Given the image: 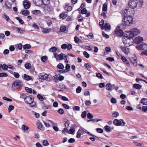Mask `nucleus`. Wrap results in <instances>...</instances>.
<instances>
[{
	"label": "nucleus",
	"instance_id": "obj_30",
	"mask_svg": "<svg viewBox=\"0 0 147 147\" xmlns=\"http://www.w3.org/2000/svg\"><path fill=\"white\" fill-rule=\"evenodd\" d=\"M99 24L101 29L103 30L104 29V26H103L104 24V20L102 19V20L101 21L99 22Z\"/></svg>",
	"mask_w": 147,
	"mask_h": 147
},
{
	"label": "nucleus",
	"instance_id": "obj_22",
	"mask_svg": "<svg viewBox=\"0 0 147 147\" xmlns=\"http://www.w3.org/2000/svg\"><path fill=\"white\" fill-rule=\"evenodd\" d=\"M42 4L45 5H48L50 3V0H41Z\"/></svg>",
	"mask_w": 147,
	"mask_h": 147
},
{
	"label": "nucleus",
	"instance_id": "obj_34",
	"mask_svg": "<svg viewBox=\"0 0 147 147\" xmlns=\"http://www.w3.org/2000/svg\"><path fill=\"white\" fill-rule=\"evenodd\" d=\"M107 9V4L105 3L102 6V10L104 11H106Z\"/></svg>",
	"mask_w": 147,
	"mask_h": 147
},
{
	"label": "nucleus",
	"instance_id": "obj_2",
	"mask_svg": "<svg viewBox=\"0 0 147 147\" xmlns=\"http://www.w3.org/2000/svg\"><path fill=\"white\" fill-rule=\"evenodd\" d=\"M140 31L136 28L131 29L129 31H126L124 34V37L127 39H131L135 35L138 34Z\"/></svg>",
	"mask_w": 147,
	"mask_h": 147
},
{
	"label": "nucleus",
	"instance_id": "obj_46",
	"mask_svg": "<svg viewBox=\"0 0 147 147\" xmlns=\"http://www.w3.org/2000/svg\"><path fill=\"white\" fill-rule=\"evenodd\" d=\"M7 76V74L5 73L2 72L0 73V77H6Z\"/></svg>",
	"mask_w": 147,
	"mask_h": 147
},
{
	"label": "nucleus",
	"instance_id": "obj_5",
	"mask_svg": "<svg viewBox=\"0 0 147 147\" xmlns=\"http://www.w3.org/2000/svg\"><path fill=\"white\" fill-rule=\"evenodd\" d=\"M113 123L116 126H124L126 123L123 119H120L118 120L115 119L113 121Z\"/></svg>",
	"mask_w": 147,
	"mask_h": 147
},
{
	"label": "nucleus",
	"instance_id": "obj_64",
	"mask_svg": "<svg viewBox=\"0 0 147 147\" xmlns=\"http://www.w3.org/2000/svg\"><path fill=\"white\" fill-rule=\"evenodd\" d=\"M58 112L61 114H63L64 113V111L63 109L60 108L58 110Z\"/></svg>",
	"mask_w": 147,
	"mask_h": 147
},
{
	"label": "nucleus",
	"instance_id": "obj_21",
	"mask_svg": "<svg viewBox=\"0 0 147 147\" xmlns=\"http://www.w3.org/2000/svg\"><path fill=\"white\" fill-rule=\"evenodd\" d=\"M8 0H7L5 1V6L6 7V9H10L11 7V6L10 3L8 1Z\"/></svg>",
	"mask_w": 147,
	"mask_h": 147
},
{
	"label": "nucleus",
	"instance_id": "obj_49",
	"mask_svg": "<svg viewBox=\"0 0 147 147\" xmlns=\"http://www.w3.org/2000/svg\"><path fill=\"white\" fill-rule=\"evenodd\" d=\"M96 76L98 78L100 79L103 78V76L102 75L99 73H96Z\"/></svg>",
	"mask_w": 147,
	"mask_h": 147
},
{
	"label": "nucleus",
	"instance_id": "obj_48",
	"mask_svg": "<svg viewBox=\"0 0 147 147\" xmlns=\"http://www.w3.org/2000/svg\"><path fill=\"white\" fill-rule=\"evenodd\" d=\"M82 90V88L80 86H78L76 88V92L77 93H80Z\"/></svg>",
	"mask_w": 147,
	"mask_h": 147
},
{
	"label": "nucleus",
	"instance_id": "obj_37",
	"mask_svg": "<svg viewBox=\"0 0 147 147\" xmlns=\"http://www.w3.org/2000/svg\"><path fill=\"white\" fill-rule=\"evenodd\" d=\"M25 89L27 92L30 93H32V89L31 88H29L28 87H25Z\"/></svg>",
	"mask_w": 147,
	"mask_h": 147
},
{
	"label": "nucleus",
	"instance_id": "obj_10",
	"mask_svg": "<svg viewBox=\"0 0 147 147\" xmlns=\"http://www.w3.org/2000/svg\"><path fill=\"white\" fill-rule=\"evenodd\" d=\"M25 102L27 104L30 105L33 103L34 99L32 96H26L24 98Z\"/></svg>",
	"mask_w": 147,
	"mask_h": 147
},
{
	"label": "nucleus",
	"instance_id": "obj_27",
	"mask_svg": "<svg viewBox=\"0 0 147 147\" xmlns=\"http://www.w3.org/2000/svg\"><path fill=\"white\" fill-rule=\"evenodd\" d=\"M141 102L142 103L143 105H147V99L144 98H142L141 100Z\"/></svg>",
	"mask_w": 147,
	"mask_h": 147
},
{
	"label": "nucleus",
	"instance_id": "obj_51",
	"mask_svg": "<svg viewBox=\"0 0 147 147\" xmlns=\"http://www.w3.org/2000/svg\"><path fill=\"white\" fill-rule=\"evenodd\" d=\"M83 54L84 56L86 57V58H89L90 57V55L86 51H84L83 52Z\"/></svg>",
	"mask_w": 147,
	"mask_h": 147
},
{
	"label": "nucleus",
	"instance_id": "obj_35",
	"mask_svg": "<svg viewBox=\"0 0 147 147\" xmlns=\"http://www.w3.org/2000/svg\"><path fill=\"white\" fill-rule=\"evenodd\" d=\"M16 29L17 31H18V32H20L21 34H22L24 32V30L22 29L21 28L16 27Z\"/></svg>",
	"mask_w": 147,
	"mask_h": 147
},
{
	"label": "nucleus",
	"instance_id": "obj_45",
	"mask_svg": "<svg viewBox=\"0 0 147 147\" xmlns=\"http://www.w3.org/2000/svg\"><path fill=\"white\" fill-rule=\"evenodd\" d=\"M13 75H14V77L16 78H18L20 76L18 73L15 72H13Z\"/></svg>",
	"mask_w": 147,
	"mask_h": 147
},
{
	"label": "nucleus",
	"instance_id": "obj_38",
	"mask_svg": "<svg viewBox=\"0 0 147 147\" xmlns=\"http://www.w3.org/2000/svg\"><path fill=\"white\" fill-rule=\"evenodd\" d=\"M22 129L23 130H24L25 131H26L28 129L29 127L28 126L23 125L22 126Z\"/></svg>",
	"mask_w": 147,
	"mask_h": 147
},
{
	"label": "nucleus",
	"instance_id": "obj_7",
	"mask_svg": "<svg viewBox=\"0 0 147 147\" xmlns=\"http://www.w3.org/2000/svg\"><path fill=\"white\" fill-rule=\"evenodd\" d=\"M54 57L57 61L62 60L66 58L67 56L64 54L61 53L60 54L55 53Z\"/></svg>",
	"mask_w": 147,
	"mask_h": 147
},
{
	"label": "nucleus",
	"instance_id": "obj_8",
	"mask_svg": "<svg viewBox=\"0 0 147 147\" xmlns=\"http://www.w3.org/2000/svg\"><path fill=\"white\" fill-rule=\"evenodd\" d=\"M138 3L136 0H130L128 3V5L130 8L134 9L136 7Z\"/></svg>",
	"mask_w": 147,
	"mask_h": 147
},
{
	"label": "nucleus",
	"instance_id": "obj_31",
	"mask_svg": "<svg viewBox=\"0 0 147 147\" xmlns=\"http://www.w3.org/2000/svg\"><path fill=\"white\" fill-rule=\"evenodd\" d=\"M67 16V15L64 13H62L60 14L59 17L61 18L65 19Z\"/></svg>",
	"mask_w": 147,
	"mask_h": 147
},
{
	"label": "nucleus",
	"instance_id": "obj_40",
	"mask_svg": "<svg viewBox=\"0 0 147 147\" xmlns=\"http://www.w3.org/2000/svg\"><path fill=\"white\" fill-rule=\"evenodd\" d=\"M86 111H84L82 113L81 117L82 118H84L86 117Z\"/></svg>",
	"mask_w": 147,
	"mask_h": 147
},
{
	"label": "nucleus",
	"instance_id": "obj_43",
	"mask_svg": "<svg viewBox=\"0 0 147 147\" xmlns=\"http://www.w3.org/2000/svg\"><path fill=\"white\" fill-rule=\"evenodd\" d=\"M106 51L104 52L105 55L108 54V52L110 51V48L109 47H107L105 49Z\"/></svg>",
	"mask_w": 147,
	"mask_h": 147
},
{
	"label": "nucleus",
	"instance_id": "obj_15",
	"mask_svg": "<svg viewBox=\"0 0 147 147\" xmlns=\"http://www.w3.org/2000/svg\"><path fill=\"white\" fill-rule=\"evenodd\" d=\"M124 37L125 40H123V42L125 45L126 47L130 46L131 44L130 43V40L131 39H127L126 38Z\"/></svg>",
	"mask_w": 147,
	"mask_h": 147
},
{
	"label": "nucleus",
	"instance_id": "obj_57",
	"mask_svg": "<svg viewBox=\"0 0 147 147\" xmlns=\"http://www.w3.org/2000/svg\"><path fill=\"white\" fill-rule=\"evenodd\" d=\"M81 13L82 14H85L86 13L87 10L86 8H84L81 11Z\"/></svg>",
	"mask_w": 147,
	"mask_h": 147
},
{
	"label": "nucleus",
	"instance_id": "obj_33",
	"mask_svg": "<svg viewBox=\"0 0 147 147\" xmlns=\"http://www.w3.org/2000/svg\"><path fill=\"white\" fill-rule=\"evenodd\" d=\"M57 67L59 69H63L64 67V66L62 63H59L57 65Z\"/></svg>",
	"mask_w": 147,
	"mask_h": 147
},
{
	"label": "nucleus",
	"instance_id": "obj_62",
	"mask_svg": "<svg viewBox=\"0 0 147 147\" xmlns=\"http://www.w3.org/2000/svg\"><path fill=\"white\" fill-rule=\"evenodd\" d=\"M14 108V107L12 105H9V106L8 111L9 112H10Z\"/></svg>",
	"mask_w": 147,
	"mask_h": 147
},
{
	"label": "nucleus",
	"instance_id": "obj_52",
	"mask_svg": "<svg viewBox=\"0 0 147 147\" xmlns=\"http://www.w3.org/2000/svg\"><path fill=\"white\" fill-rule=\"evenodd\" d=\"M43 144L45 146H47L49 145V143L47 140H44L42 142Z\"/></svg>",
	"mask_w": 147,
	"mask_h": 147
},
{
	"label": "nucleus",
	"instance_id": "obj_4",
	"mask_svg": "<svg viewBox=\"0 0 147 147\" xmlns=\"http://www.w3.org/2000/svg\"><path fill=\"white\" fill-rule=\"evenodd\" d=\"M136 48L139 50H143L142 54L147 55V44L143 42L140 45H138L136 47Z\"/></svg>",
	"mask_w": 147,
	"mask_h": 147
},
{
	"label": "nucleus",
	"instance_id": "obj_28",
	"mask_svg": "<svg viewBox=\"0 0 147 147\" xmlns=\"http://www.w3.org/2000/svg\"><path fill=\"white\" fill-rule=\"evenodd\" d=\"M57 49V48L55 47H53L49 49V51L50 52H54L56 51Z\"/></svg>",
	"mask_w": 147,
	"mask_h": 147
},
{
	"label": "nucleus",
	"instance_id": "obj_54",
	"mask_svg": "<svg viewBox=\"0 0 147 147\" xmlns=\"http://www.w3.org/2000/svg\"><path fill=\"white\" fill-rule=\"evenodd\" d=\"M47 57L46 56H44L41 57V60L43 62H45L47 60Z\"/></svg>",
	"mask_w": 147,
	"mask_h": 147
},
{
	"label": "nucleus",
	"instance_id": "obj_58",
	"mask_svg": "<svg viewBox=\"0 0 147 147\" xmlns=\"http://www.w3.org/2000/svg\"><path fill=\"white\" fill-rule=\"evenodd\" d=\"M3 100H6L8 101L11 102L12 101V100L11 99L7 98L5 96L3 97Z\"/></svg>",
	"mask_w": 147,
	"mask_h": 147
},
{
	"label": "nucleus",
	"instance_id": "obj_9",
	"mask_svg": "<svg viewBox=\"0 0 147 147\" xmlns=\"http://www.w3.org/2000/svg\"><path fill=\"white\" fill-rule=\"evenodd\" d=\"M38 77L40 79L46 80L47 81H49L50 80V78L48 77V75L45 73H39L38 75Z\"/></svg>",
	"mask_w": 147,
	"mask_h": 147
},
{
	"label": "nucleus",
	"instance_id": "obj_26",
	"mask_svg": "<svg viewBox=\"0 0 147 147\" xmlns=\"http://www.w3.org/2000/svg\"><path fill=\"white\" fill-rule=\"evenodd\" d=\"M31 47V45L29 44H27L24 45L23 47V49H29Z\"/></svg>",
	"mask_w": 147,
	"mask_h": 147
},
{
	"label": "nucleus",
	"instance_id": "obj_14",
	"mask_svg": "<svg viewBox=\"0 0 147 147\" xmlns=\"http://www.w3.org/2000/svg\"><path fill=\"white\" fill-rule=\"evenodd\" d=\"M22 78L24 80L28 81L29 80H33V79L30 76L27 75L26 74H24L22 76Z\"/></svg>",
	"mask_w": 147,
	"mask_h": 147
},
{
	"label": "nucleus",
	"instance_id": "obj_42",
	"mask_svg": "<svg viewBox=\"0 0 147 147\" xmlns=\"http://www.w3.org/2000/svg\"><path fill=\"white\" fill-rule=\"evenodd\" d=\"M44 8L45 11H47L48 12H50L51 10V8L49 6L45 7Z\"/></svg>",
	"mask_w": 147,
	"mask_h": 147
},
{
	"label": "nucleus",
	"instance_id": "obj_63",
	"mask_svg": "<svg viewBox=\"0 0 147 147\" xmlns=\"http://www.w3.org/2000/svg\"><path fill=\"white\" fill-rule=\"evenodd\" d=\"M75 141V140L74 138H70L68 140V142L69 143H73Z\"/></svg>",
	"mask_w": 147,
	"mask_h": 147
},
{
	"label": "nucleus",
	"instance_id": "obj_44",
	"mask_svg": "<svg viewBox=\"0 0 147 147\" xmlns=\"http://www.w3.org/2000/svg\"><path fill=\"white\" fill-rule=\"evenodd\" d=\"M118 88V86L115 87L114 84H113L112 85L111 84V90H112V89H115L116 91H117Z\"/></svg>",
	"mask_w": 147,
	"mask_h": 147
},
{
	"label": "nucleus",
	"instance_id": "obj_60",
	"mask_svg": "<svg viewBox=\"0 0 147 147\" xmlns=\"http://www.w3.org/2000/svg\"><path fill=\"white\" fill-rule=\"evenodd\" d=\"M60 30L62 32H63L66 30V27L65 26H62L60 27Z\"/></svg>",
	"mask_w": 147,
	"mask_h": 147
},
{
	"label": "nucleus",
	"instance_id": "obj_25",
	"mask_svg": "<svg viewBox=\"0 0 147 147\" xmlns=\"http://www.w3.org/2000/svg\"><path fill=\"white\" fill-rule=\"evenodd\" d=\"M133 87L139 90L141 88V86L139 84H135L133 85Z\"/></svg>",
	"mask_w": 147,
	"mask_h": 147
},
{
	"label": "nucleus",
	"instance_id": "obj_53",
	"mask_svg": "<svg viewBox=\"0 0 147 147\" xmlns=\"http://www.w3.org/2000/svg\"><path fill=\"white\" fill-rule=\"evenodd\" d=\"M8 68V66L5 64L2 65V68L3 70H7Z\"/></svg>",
	"mask_w": 147,
	"mask_h": 147
},
{
	"label": "nucleus",
	"instance_id": "obj_50",
	"mask_svg": "<svg viewBox=\"0 0 147 147\" xmlns=\"http://www.w3.org/2000/svg\"><path fill=\"white\" fill-rule=\"evenodd\" d=\"M85 103L86 106H89L91 104V102L90 100H86L85 101Z\"/></svg>",
	"mask_w": 147,
	"mask_h": 147
},
{
	"label": "nucleus",
	"instance_id": "obj_11",
	"mask_svg": "<svg viewBox=\"0 0 147 147\" xmlns=\"http://www.w3.org/2000/svg\"><path fill=\"white\" fill-rule=\"evenodd\" d=\"M143 40V38L141 37L138 36L135 38L133 40L134 43L138 44L141 43Z\"/></svg>",
	"mask_w": 147,
	"mask_h": 147
},
{
	"label": "nucleus",
	"instance_id": "obj_17",
	"mask_svg": "<svg viewBox=\"0 0 147 147\" xmlns=\"http://www.w3.org/2000/svg\"><path fill=\"white\" fill-rule=\"evenodd\" d=\"M36 125L37 128L42 130H43L44 129V127L43 126V125L42 123L40 122H37L36 124Z\"/></svg>",
	"mask_w": 147,
	"mask_h": 147
},
{
	"label": "nucleus",
	"instance_id": "obj_32",
	"mask_svg": "<svg viewBox=\"0 0 147 147\" xmlns=\"http://www.w3.org/2000/svg\"><path fill=\"white\" fill-rule=\"evenodd\" d=\"M51 29L43 28L42 31L43 33L47 34L49 32Z\"/></svg>",
	"mask_w": 147,
	"mask_h": 147
},
{
	"label": "nucleus",
	"instance_id": "obj_41",
	"mask_svg": "<svg viewBox=\"0 0 147 147\" xmlns=\"http://www.w3.org/2000/svg\"><path fill=\"white\" fill-rule=\"evenodd\" d=\"M104 28L106 30H109L110 28V25L109 24L106 23L104 26Z\"/></svg>",
	"mask_w": 147,
	"mask_h": 147
},
{
	"label": "nucleus",
	"instance_id": "obj_18",
	"mask_svg": "<svg viewBox=\"0 0 147 147\" xmlns=\"http://www.w3.org/2000/svg\"><path fill=\"white\" fill-rule=\"evenodd\" d=\"M121 59L127 65V66L129 67L130 65V64L128 61L127 60V59L124 56H122L121 57Z\"/></svg>",
	"mask_w": 147,
	"mask_h": 147
},
{
	"label": "nucleus",
	"instance_id": "obj_24",
	"mask_svg": "<svg viewBox=\"0 0 147 147\" xmlns=\"http://www.w3.org/2000/svg\"><path fill=\"white\" fill-rule=\"evenodd\" d=\"M22 13L24 15L26 16L30 14V12L27 10H24L22 11Z\"/></svg>",
	"mask_w": 147,
	"mask_h": 147
},
{
	"label": "nucleus",
	"instance_id": "obj_20",
	"mask_svg": "<svg viewBox=\"0 0 147 147\" xmlns=\"http://www.w3.org/2000/svg\"><path fill=\"white\" fill-rule=\"evenodd\" d=\"M121 48L122 51L125 54H127L128 53V49L124 47H121Z\"/></svg>",
	"mask_w": 147,
	"mask_h": 147
},
{
	"label": "nucleus",
	"instance_id": "obj_56",
	"mask_svg": "<svg viewBox=\"0 0 147 147\" xmlns=\"http://www.w3.org/2000/svg\"><path fill=\"white\" fill-rule=\"evenodd\" d=\"M31 66V65L29 63H27L25 64V67L27 69H30Z\"/></svg>",
	"mask_w": 147,
	"mask_h": 147
},
{
	"label": "nucleus",
	"instance_id": "obj_55",
	"mask_svg": "<svg viewBox=\"0 0 147 147\" xmlns=\"http://www.w3.org/2000/svg\"><path fill=\"white\" fill-rule=\"evenodd\" d=\"M106 89L108 90L109 91L110 90V83H108L106 85Z\"/></svg>",
	"mask_w": 147,
	"mask_h": 147
},
{
	"label": "nucleus",
	"instance_id": "obj_59",
	"mask_svg": "<svg viewBox=\"0 0 147 147\" xmlns=\"http://www.w3.org/2000/svg\"><path fill=\"white\" fill-rule=\"evenodd\" d=\"M87 117L88 119H92L93 118V116L91 113H88L87 114Z\"/></svg>",
	"mask_w": 147,
	"mask_h": 147
},
{
	"label": "nucleus",
	"instance_id": "obj_39",
	"mask_svg": "<svg viewBox=\"0 0 147 147\" xmlns=\"http://www.w3.org/2000/svg\"><path fill=\"white\" fill-rule=\"evenodd\" d=\"M73 109L74 111H80V108L78 106H74L73 107Z\"/></svg>",
	"mask_w": 147,
	"mask_h": 147
},
{
	"label": "nucleus",
	"instance_id": "obj_47",
	"mask_svg": "<svg viewBox=\"0 0 147 147\" xmlns=\"http://www.w3.org/2000/svg\"><path fill=\"white\" fill-rule=\"evenodd\" d=\"M135 145L136 146H140L141 147H143L144 146V144L143 143H140L138 142H135L134 143Z\"/></svg>",
	"mask_w": 147,
	"mask_h": 147
},
{
	"label": "nucleus",
	"instance_id": "obj_6",
	"mask_svg": "<svg viewBox=\"0 0 147 147\" xmlns=\"http://www.w3.org/2000/svg\"><path fill=\"white\" fill-rule=\"evenodd\" d=\"M23 85L22 82L20 80H17L14 82L12 84V87H15L17 88L21 87Z\"/></svg>",
	"mask_w": 147,
	"mask_h": 147
},
{
	"label": "nucleus",
	"instance_id": "obj_16",
	"mask_svg": "<svg viewBox=\"0 0 147 147\" xmlns=\"http://www.w3.org/2000/svg\"><path fill=\"white\" fill-rule=\"evenodd\" d=\"M34 3L38 6H41L42 5V3L41 0H33Z\"/></svg>",
	"mask_w": 147,
	"mask_h": 147
},
{
	"label": "nucleus",
	"instance_id": "obj_12",
	"mask_svg": "<svg viewBox=\"0 0 147 147\" xmlns=\"http://www.w3.org/2000/svg\"><path fill=\"white\" fill-rule=\"evenodd\" d=\"M23 5L24 8L26 9H29L31 5L30 2L27 0H25L23 2Z\"/></svg>",
	"mask_w": 147,
	"mask_h": 147
},
{
	"label": "nucleus",
	"instance_id": "obj_1",
	"mask_svg": "<svg viewBox=\"0 0 147 147\" xmlns=\"http://www.w3.org/2000/svg\"><path fill=\"white\" fill-rule=\"evenodd\" d=\"M129 9H125L122 10L121 13L124 16L123 19V27L129 26L132 24L133 20L132 17L130 15V11Z\"/></svg>",
	"mask_w": 147,
	"mask_h": 147
},
{
	"label": "nucleus",
	"instance_id": "obj_23",
	"mask_svg": "<svg viewBox=\"0 0 147 147\" xmlns=\"http://www.w3.org/2000/svg\"><path fill=\"white\" fill-rule=\"evenodd\" d=\"M84 66L86 69L88 71H90V69L91 68V66L88 63H85L84 64Z\"/></svg>",
	"mask_w": 147,
	"mask_h": 147
},
{
	"label": "nucleus",
	"instance_id": "obj_29",
	"mask_svg": "<svg viewBox=\"0 0 147 147\" xmlns=\"http://www.w3.org/2000/svg\"><path fill=\"white\" fill-rule=\"evenodd\" d=\"M37 97L40 101H43L44 100V99H46L45 97L44 98L40 94H38L37 95Z\"/></svg>",
	"mask_w": 147,
	"mask_h": 147
},
{
	"label": "nucleus",
	"instance_id": "obj_36",
	"mask_svg": "<svg viewBox=\"0 0 147 147\" xmlns=\"http://www.w3.org/2000/svg\"><path fill=\"white\" fill-rule=\"evenodd\" d=\"M32 12L34 14L37 15L40 13V11L39 10H35L32 11Z\"/></svg>",
	"mask_w": 147,
	"mask_h": 147
},
{
	"label": "nucleus",
	"instance_id": "obj_19",
	"mask_svg": "<svg viewBox=\"0 0 147 147\" xmlns=\"http://www.w3.org/2000/svg\"><path fill=\"white\" fill-rule=\"evenodd\" d=\"M131 63L134 65L136 66L137 65V60L136 57L134 58H132L130 59Z\"/></svg>",
	"mask_w": 147,
	"mask_h": 147
},
{
	"label": "nucleus",
	"instance_id": "obj_61",
	"mask_svg": "<svg viewBox=\"0 0 147 147\" xmlns=\"http://www.w3.org/2000/svg\"><path fill=\"white\" fill-rule=\"evenodd\" d=\"M62 106L67 109H68L70 108L69 107L65 104H63Z\"/></svg>",
	"mask_w": 147,
	"mask_h": 147
},
{
	"label": "nucleus",
	"instance_id": "obj_3",
	"mask_svg": "<svg viewBox=\"0 0 147 147\" xmlns=\"http://www.w3.org/2000/svg\"><path fill=\"white\" fill-rule=\"evenodd\" d=\"M123 25L122 24H121L120 25H118L115 31L114 35H115V36H123L124 37V34L125 31L123 32L122 29L125 28V27H123Z\"/></svg>",
	"mask_w": 147,
	"mask_h": 147
},
{
	"label": "nucleus",
	"instance_id": "obj_13",
	"mask_svg": "<svg viewBox=\"0 0 147 147\" xmlns=\"http://www.w3.org/2000/svg\"><path fill=\"white\" fill-rule=\"evenodd\" d=\"M64 8L65 10L67 11H71L72 10V7L70 5V4L69 3H65L64 6Z\"/></svg>",
	"mask_w": 147,
	"mask_h": 147
}]
</instances>
